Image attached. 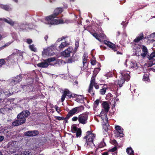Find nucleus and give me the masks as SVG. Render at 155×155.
<instances>
[{
    "mask_svg": "<svg viewBox=\"0 0 155 155\" xmlns=\"http://www.w3.org/2000/svg\"><path fill=\"white\" fill-rule=\"evenodd\" d=\"M63 12V8L58 7L56 8L51 15L46 17L45 18V23L51 25H56L63 23L64 21L62 19H54L57 16Z\"/></svg>",
    "mask_w": 155,
    "mask_h": 155,
    "instance_id": "1",
    "label": "nucleus"
},
{
    "mask_svg": "<svg viewBox=\"0 0 155 155\" xmlns=\"http://www.w3.org/2000/svg\"><path fill=\"white\" fill-rule=\"evenodd\" d=\"M95 137V134L88 131L87 132L86 135L84 137L85 143L84 146L88 148L92 147L95 146L93 141Z\"/></svg>",
    "mask_w": 155,
    "mask_h": 155,
    "instance_id": "2",
    "label": "nucleus"
},
{
    "mask_svg": "<svg viewBox=\"0 0 155 155\" xmlns=\"http://www.w3.org/2000/svg\"><path fill=\"white\" fill-rule=\"evenodd\" d=\"M96 71H93V74L91 78L90 83L89 86L88 92L92 96H94L95 95V91L94 90L93 86L96 89H98L99 88V84L95 82V77L97 75V73L95 74Z\"/></svg>",
    "mask_w": 155,
    "mask_h": 155,
    "instance_id": "3",
    "label": "nucleus"
},
{
    "mask_svg": "<svg viewBox=\"0 0 155 155\" xmlns=\"http://www.w3.org/2000/svg\"><path fill=\"white\" fill-rule=\"evenodd\" d=\"M30 114L29 111L28 110H23L18 114L17 118L20 124H22L25 122V118L28 117Z\"/></svg>",
    "mask_w": 155,
    "mask_h": 155,
    "instance_id": "4",
    "label": "nucleus"
},
{
    "mask_svg": "<svg viewBox=\"0 0 155 155\" xmlns=\"http://www.w3.org/2000/svg\"><path fill=\"white\" fill-rule=\"evenodd\" d=\"M89 113L87 112L82 113L79 115L78 121L82 124H85L87 123Z\"/></svg>",
    "mask_w": 155,
    "mask_h": 155,
    "instance_id": "5",
    "label": "nucleus"
},
{
    "mask_svg": "<svg viewBox=\"0 0 155 155\" xmlns=\"http://www.w3.org/2000/svg\"><path fill=\"white\" fill-rule=\"evenodd\" d=\"M101 105L103 109H102L100 115L106 117L107 116V114L108 112L110 109L109 105L106 101L103 102Z\"/></svg>",
    "mask_w": 155,
    "mask_h": 155,
    "instance_id": "6",
    "label": "nucleus"
},
{
    "mask_svg": "<svg viewBox=\"0 0 155 155\" xmlns=\"http://www.w3.org/2000/svg\"><path fill=\"white\" fill-rule=\"evenodd\" d=\"M67 97V98L69 99L72 97H73V96L71 92L68 89H65L64 91L63 94L61 97V101L63 102L65 98Z\"/></svg>",
    "mask_w": 155,
    "mask_h": 155,
    "instance_id": "7",
    "label": "nucleus"
},
{
    "mask_svg": "<svg viewBox=\"0 0 155 155\" xmlns=\"http://www.w3.org/2000/svg\"><path fill=\"white\" fill-rule=\"evenodd\" d=\"M104 43L109 48H111L114 51H116L118 48L117 45L116 46L114 44L106 40H104Z\"/></svg>",
    "mask_w": 155,
    "mask_h": 155,
    "instance_id": "8",
    "label": "nucleus"
},
{
    "mask_svg": "<svg viewBox=\"0 0 155 155\" xmlns=\"http://www.w3.org/2000/svg\"><path fill=\"white\" fill-rule=\"evenodd\" d=\"M39 133L38 130H34L28 131L25 132L24 135L26 136L33 137L37 136L38 135Z\"/></svg>",
    "mask_w": 155,
    "mask_h": 155,
    "instance_id": "9",
    "label": "nucleus"
},
{
    "mask_svg": "<svg viewBox=\"0 0 155 155\" xmlns=\"http://www.w3.org/2000/svg\"><path fill=\"white\" fill-rule=\"evenodd\" d=\"M22 79V75L21 74H20L19 75L16 76L12 80L11 84L12 85H15L17 83H18L19 82L21 81Z\"/></svg>",
    "mask_w": 155,
    "mask_h": 155,
    "instance_id": "10",
    "label": "nucleus"
},
{
    "mask_svg": "<svg viewBox=\"0 0 155 155\" xmlns=\"http://www.w3.org/2000/svg\"><path fill=\"white\" fill-rule=\"evenodd\" d=\"M72 49L70 48H68L67 49L61 53V55L64 57L70 56V54L72 52Z\"/></svg>",
    "mask_w": 155,
    "mask_h": 155,
    "instance_id": "11",
    "label": "nucleus"
},
{
    "mask_svg": "<svg viewBox=\"0 0 155 155\" xmlns=\"http://www.w3.org/2000/svg\"><path fill=\"white\" fill-rule=\"evenodd\" d=\"M142 52L143 53H141L140 54H139L137 53L136 51L135 53V55L137 56L141 55L143 57H145L148 54V52L147 48L145 46H142Z\"/></svg>",
    "mask_w": 155,
    "mask_h": 155,
    "instance_id": "12",
    "label": "nucleus"
},
{
    "mask_svg": "<svg viewBox=\"0 0 155 155\" xmlns=\"http://www.w3.org/2000/svg\"><path fill=\"white\" fill-rule=\"evenodd\" d=\"M21 88L24 91L28 92L33 91V87L32 84L21 85Z\"/></svg>",
    "mask_w": 155,
    "mask_h": 155,
    "instance_id": "13",
    "label": "nucleus"
},
{
    "mask_svg": "<svg viewBox=\"0 0 155 155\" xmlns=\"http://www.w3.org/2000/svg\"><path fill=\"white\" fill-rule=\"evenodd\" d=\"M53 46H51L49 48L46 49H44L42 52V55H47L51 56L52 55V49L53 48Z\"/></svg>",
    "mask_w": 155,
    "mask_h": 155,
    "instance_id": "14",
    "label": "nucleus"
},
{
    "mask_svg": "<svg viewBox=\"0 0 155 155\" xmlns=\"http://www.w3.org/2000/svg\"><path fill=\"white\" fill-rule=\"evenodd\" d=\"M76 114H77V113L75 107L73 108L68 112L66 115V118L69 119L70 117Z\"/></svg>",
    "mask_w": 155,
    "mask_h": 155,
    "instance_id": "15",
    "label": "nucleus"
},
{
    "mask_svg": "<svg viewBox=\"0 0 155 155\" xmlns=\"http://www.w3.org/2000/svg\"><path fill=\"white\" fill-rule=\"evenodd\" d=\"M143 39H144V38L143 35V33L142 32H141L139 34L138 36L134 40V42L135 43H138Z\"/></svg>",
    "mask_w": 155,
    "mask_h": 155,
    "instance_id": "16",
    "label": "nucleus"
},
{
    "mask_svg": "<svg viewBox=\"0 0 155 155\" xmlns=\"http://www.w3.org/2000/svg\"><path fill=\"white\" fill-rule=\"evenodd\" d=\"M37 65L38 67L40 68H46L49 65L48 63L46 61L44 60V62H41L37 64Z\"/></svg>",
    "mask_w": 155,
    "mask_h": 155,
    "instance_id": "17",
    "label": "nucleus"
},
{
    "mask_svg": "<svg viewBox=\"0 0 155 155\" xmlns=\"http://www.w3.org/2000/svg\"><path fill=\"white\" fill-rule=\"evenodd\" d=\"M0 7L6 11H8L11 10L12 9L10 6L9 5L2 4L0 5Z\"/></svg>",
    "mask_w": 155,
    "mask_h": 155,
    "instance_id": "18",
    "label": "nucleus"
},
{
    "mask_svg": "<svg viewBox=\"0 0 155 155\" xmlns=\"http://www.w3.org/2000/svg\"><path fill=\"white\" fill-rule=\"evenodd\" d=\"M87 61V58H83V69L85 70H87L88 69Z\"/></svg>",
    "mask_w": 155,
    "mask_h": 155,
    "instance_id": "19",
    "label": "nucleus"
},
{
    "mask_svg": "<svg viewBox=\"0 0 155 155\" xmlns=\"http://www.w3.org/2000/svg\"><path fill=\"white\" fill-rule=\"evenodd\" d=\"M115 128L116 130H117V131L118 133H119L120 134H121V135H120V137H123V129H122L121 127L119 126H117L115 127Z\"/></svg>",
    "mask_w": 155,
    "mask_h": 155,
    "instance_id": "20",
    "label": "nucleus"
},
{
    "mask_svg": "<svg viewBox=\"0 0 155 155\" xmlns=\"http://www.w3.org/2000/svg\"><path fill=\"white\" fill-rule=\"evenodd\" d=\"M121 75L123 77V80L125 81H128L130 78V75L127 74H124L123 73H121Z\"/></svg>",
    "mask_w": 155,
    "mask_h": 155,
    "instance_id": "21",
    "label": "nucleus"
},
{
    "mask_svg": "<svg viewBox=\"0 0 155 155\" xmlns=\"http://www.w3.org/2000/svg\"><path fill=\"white\" fill-rule=\"evenodd\" d=\"M107 89V88L106 87H105V85H104L102 87V88L99 91V93L100 94L102 95H104L105 94L106 90Z\"/></svg>",
    "mask_w": 155,
    "mask_h": 155,
    "instance_id": "22",
    "label": "nucleus"
},
{
    "mask_svg": "<svg viewBox=\"0 0 155 155\" xmlns=\"http://www.w3.org/2000/svg\"><path fill=\"white\" fill-rule=\"evenodd\" d=\"M126 152L129 155H134V152L132 149L131 147L127 148L126 149Z\"/></svg>",
    "mask_w": 155,
    "mask_h": 155,
    "instance_id": "23",
    "label": "nucleus"
},
{
    "mask_svg": "<svg viewBox=\"0 0 155 155\" xmlns=\"http://www.w3.org/2000/svg\"><path fill=\"white\" fill-rule=\"evenodd\" d=\"M76 101L79 102L83 101L84 97L82 95H76Z\"/></svg>",
    "mask_w": 155,
    "mask_h": 155,
    "instance_id": "24",
    "label": "nucleus"
},
{
    "mask_svg": "<svg viewBox=\"0 0 155 155\" xmlns=\"http://www.w3.org/2000/svg\"><path fill=\"white\" fill-rule=\"evenodd\" d=\"M75 108L77 113L81 112L84 109V107L83 105L75 107Z\"/></svg>",
    "mask_w": 155,
    "mask_h": 155,
    "instance_id": "25",
    "label": "nucleus"
},
{
    "mask_svg": "<svg viewBox=\"0 0 155 155\" xmlns=\"http://www.w3.org/2000/svg\"><path fill=\"white\" fill-rule=\"evenodd\" d=\"M91 34L97 40H98L100 42H101V39H100V36L96 32H91Z\"/></svg>",
    "mask_w": 155,
    "mask_h": 155,
    "instance_id": "26",
    "label": "nucleus"
},
{
    "mask_svg": "<svg viewBox=\"0 0 155 155\" xmlns=\"http://www.w3.org/2000/svg\"><path fill=\"white\" fill-rule=\"evenodd\" d=\"M3 20L5 22L8 23L12 26L15 23L14 22L12 21L11 19H9L8 20L7 19L4 18L3 19Z\"/></svg>",
    "mask_w": 155,
    "mask_h": 155,
    "instance_id": "27",
    "label": "nucleus"
},
{
    "mask_svg": "<svg viewBox=\"0 0 155 155\" xmlns=\"http://www.w3.org/2000/svg\"><path fill=\"white\" fill-rule=\"evenodd\" d=\"M154 57H155V51L152 52L150 55H147V58L149 60L151 59Z\"/></svg>",
    "mask_w": 155,
    "mask_h": 155,
    "instance_id": "28",
    "label": "nucleus"
},
{
    "mask_svg": "<svg viewBox=\"0 0 155 155\" xmlns=\"http://www.w3.org/2000/svg\"><path fill=\"white\" fill-rule=\"evenodd\" d=\"M76 132V136L77 137H80L81 136L82 131L81 128H78V130Z\"/></svg>",
    "mask_w": 155,
    "mask_h": 155,
    "instance_id": "29",
    "label": "nucleus"
},
{
    "mask_svg": "<svg viewBox=\"0 0 155 155\" xmlns=\"http://www.w3.org/2000/svg\"><path fill=\"white\" fill-rule=\"evenodd\" d=\"M142 80L143 81H148L149 80V75L147 74H145L143 76Z\"/></svg>",
    "mask_w": 155,
    "mask_h": 155,
    "instance_id": "30",
    "label": "nucleus"
},
{
    "mask_svg": "<svg viewBox=\"0 0 155 155\" xmlns=\"http://www.w3.org/2000/svg\"><path fill=\"white\" fill-rule=\"evenodd\" d=\"M124 82V80H123L122 79H120L117 82V85H119V86L120 87H121L122 86V84Z\"/></svg>",
    "mask_w": 155,
    "mask_h": 155,
    "instance_id": "31",
    "label": "nucleus"
},
{
    "mask_svg": "<svg viewBox=\"0 0 155 155\" xmlns=\"http://www.w3.org/2000/svg\"><path fill=\"white\" fill-rule=\"evenodd\" d=\"M30 49L32 51L34 52H36L37 50L36 48L35 47V46L33 44L30 45L29 46Z\"/></svg>",
    "mask_w": 155,
    "mask_h": 155,
    "instance_id": "32",
    "label": "nucleus"
},
{
    "mask_svg": "<svg viewBox=\"0 0 155 155\" xmlns=\"http://www.w3.org/2000/svg\"><path fill=\"white\" fill-rule=\"evenodd\" d=\"M21 125L20 124L19 121H18L17 120H15L13 122L12 124V125L13 126H17Z\"/></svg>",
    "mask_w": 155,
    "mask_h": 155,
    "instance_id": "33",
    "label": "nucleus"
},
{
    "mask_svg": "<svg viewBox=\"0 0 155 155\" xmlns=\"http://www.w3.org/2000/svg\"><path fill=\"white\" fill-rule=\"evenodd\" d=\"M55 59L56 58L55 57L50 58L45 60V61H46L48 63H50V62L54 61H55Z\"/></svg>",
    "mask_w": 155,
    "mask_h": 155,
    "instance_id": "34",
    "label": "nucleus"
},
{
    "mask_svg": "<svg viewBox=\"0 0 155 155\" xmlns=\"http://www.w3.org/2000/svg\"><path fill=\"white\" fill-rule=\"evenodd\" d=\"M67 45V44L66 42H62L59 46V48L60 49H62L66 47Z\"/></svg>",
    "mask_w": 155,
    "mask_h": 155,
    "instance_id": "35",
    "label": "nucleus"
},
{
    "mask_svg": "<svg viewBox=\"0 0 155 155\" xmlns=\"http://www.w3.org/2000/svg\"><path fill=\"white\" fill-rule=\"evenodd\" d=\"M78 128L76 126L74 125L71 127V130L73 133H75L78 130Z\"/></svg>",
    "mask_w": 155,
    "mask_h": 155,
    "instance_id": "36",
    "label": "nucleus"
},
{
    "mask_svg": "<svg viewBox=\"0 0 155 155\" xmlns=\"http://www.w3.org/2000/svg\"><path fill=\"white\" fill-rule=\"evenodd\" d=\"M55 118L56 120H67L69 119L68 118H67L66 117L65 118H64L63 117H61L59 116H56L55 117Z\"/></svg>",
    "mask_w": 155,
    "mask_h": 155,
    "instance_id": "37",
    "label": "nucleus"
},
{
    "mask_svg": "<svg viewBox=\"0 0 155 155\" xmlns=\"http://www.w3.org/2000/svg\"><path fill=\"white\" fill-rule=\"evenodd\" d=\"M106 145L104 141H101L98 145V147L99 148H101L104 147Z\"/></svg>",
    "mask_w": 155,
    "mask_h": 155,
    "instance_id": "38",
    "label": "nucleus"
},
{
    "mask_svg": "<svg viewBox=\"0 0 155 155\" xmlns=\"http://www.w3.org/2000/svg\"><path fill=\"white\" fill-rule=\"evenodd\" d=\"M3 93H5V98L6 97H9V96H10L11 95V93L9 91H3Z\"/></svg>",
    "mask_w": 155,
    "mask_h": 155,
    "instance_id": "39",
    "label": "nucleus"
},
{
    "mask_svg": "<svg viewBox=\"0 0 155 155\" xmlns=\"http://www.w3.org/2000/svg\"><path fill=\"white\" fill-rule=\"evenodd\" d=\"M5 93H3V90H2L1 91H0V98L1 99L5 98Z\"/></svg>",
    "mask_w": 155,
    "mask_h": 155,
    "instance_id": "40",
    "label": "nucleus"
},
{
    "mask_svg": "<svg viewBox=\"0 0 155 155\" xmlns=\"http://www.w3.org/2000/svg\"><path fill=\"white\" fill-rule=\"evenodd\" d=\"M21 155H31V152L28 151H25L21 154Z\"/></svg>",
    "mask_w": 155,
    "mask_h": 155,
    "instance_id": "41",
    "label": "nucleus"
},
{
    "mask_svg": "<svg viewBox=\"0 0 155 155\" xmlns=\"http://www.w3.org/2000/svg\"><path fill=\"white\" fill-rule=\"evenodd\" d=\"M134 70L137 69L138 68V66L137 64L136 63H133V65L131 67Z\"/></svg>",
    "mask_w": 155,
    "mask_h": 155,
    "instance_id": "42",
    "label": "nucleus"
},
{
    "mask_svg": "<svg viewBox=\"0 0 155 155\" xmlns=\"http://www.w3.org/2000/svg\"><path fill=\"white\" fill-rule=\"evenodd\" d=\"M99 103V100L98 99L96 100L94 102V106L96 107L98 105Z\"/></svg>",
    "mask_w": 155,
    "mask_h": 155,
    "instance_id": "43",
    "label": "nucleus"
},
{
    "mask_svg": "<svg viewBox=\"0 0 155 155\" xmlns=\"http://www.w3.org/2000/svg\"><path fill=\"white\" fill-rule=\"evenodd\" d=\"M5 63V60L3 59H0V67H2V65L4 64Z\"/></svg>",
    "mask_w": 155,
    "mask_h": 155,
    "instance_id": "44",
    "label": "nucleus"
},
{
    "mask_svg": "<svg viewBox=\"0 0 155 155\" xmlns=\"http://www.w3.org/2000/svg\"><path fill=\"white\" fill-rule=\"evenodd\" d=\"M114 89H113V88H113V86H112L111 87V90L112 91H117L118 90V88H117V86L116 85H115L114 86Z\"/></svg>",
    "mask_w": 155,
    "mask_h": 155,
    "instance_id": "45",
    "label": "nucleus"
},
{
    "mask_svg": "<svg viewBox=\"0 0 155 155\" xmlns=\"http://www.w3.org/2000/svg\"><path fill=\"white\" fill-rule=\"evenodd\" d=\"M74 59L72 58H70L67 61V62L68 63H72L73 62H74Z\"/></svg>",
    "mask_w": 155,
    "mask_h": 155,
    "instance_id": "46",
    "label": "nucleus"
},
{
    "mask_svg": "<svg viewBox=\"0 0 155 155\" xmlns=\"http://www.w3.org/2000/svg\"><path fill=\"white\" fill-rule=\"evenodd\" d=\"M55 109H56V111L59 113H60V112L61 111V110H60V108L59 107L57 106V105H56L55 106Z\"/></svg>",
    "mask_w": 155,
    "mask_h": 155,
    "instance_id": "47",
    "label": "nucleus"
},
{
    "mask_svg": "<svg viewBox=\"0 0 155 155\" xmlns=\"http://www.w3.org/2000/svg\"><path fill=\"white\" fill-rule=\"evenodd\" d=\"M79 42L78 41H76L75 42V50H77V48H78V47H79Z\"/></svg>",
    "mask_w": 155,
    "mask_h": 155,
    "instance_id": "48",
    "label": "nucleus"
},
{
    "mask_svg": "<svg viewBox=\"0 0 155 155\" xmlns=\"http://www.w3.org/2000/svg\"><path fill=\"white\" fill-rule=\"evenodd\" d=\"M79 116L78 117H77L76 116L74 117L72 119V120L73 121H76L77 120H78Z\"/></svg>",
    "mask_w": 155,
    "mask_h": 155,
    "instance_id": "49",
    "label": "nucleus"
},
{
    "mask_svg": "<svg viewBox=\"0 0 155 155\" xmlns=\"http://www.w3.org/2000/svg\"><path fill=\"white\" fill-rule=\"evenodd\" d=\"M117 149V147L116 146H115L113 148L111 149L110 150L112 152H114L116 151Z\"/></svg>",
    "mask_w": 155,
    "mask_h": 155,
    "instance_id": "50",
    "label": "nucleus"
},
{
    "mask_svg": "<svg viewBox=\"0 0 155 155\" xmlns=\"http://www.w3.org/2000/svg\"><path fill=\"white\" fill-rule=\"evenodd\" d=\"M91 63L92 65H94L96 64V61L95 60H92L91 61Z\"/></svg>",
    "mask_w": 155,
    "mask_h": 155,
    "instance_id": "51",
    "label": "nucleus"
},
{
    "mask_svg": "<svg viewBox=\"0 0 155 155\" xmlns=\"http://www.w3.org/2000/svg\"><path fill=\"white\" fill-rule=\"evenodd\" d=\"M26 42L28 44H30L32 42V41L31 39H28L27 40Z\"/></svg>",
    "mask_w": 155,
    "mask_h": 155,
    "instance_id": "52",
    "label": "nucleus"
},
{
    "mask_svg": "<svg viewBox=\"0 0 155 155\" xmlns=\"http://www.w3.org/2000/svg\"><path fill=\"white\" fill-rule=\"evenodd\" d=\"M147 5H141L139 6V8L137 9L138 10H139L140 9H141L143 8L144 7H146L147 6Z\"/></svg>",
    "mask_w": 155,
    "mask_h": 155,
    "instance_id": "53",
    "label": "nucleus"
},
{
    "mask_svg": "<svg viewBox=\"0 0 155 155\" xmlns=\"http://www.w3.org/2000/svg\"><path fill=\"white\" fill-rule=\"evenodd\" d=\"M149 62L151 63H154V64H155V59H154L153 58H152L151 59L149 60Z\"/></svg>",
    "mask_w": 155,
    "mask_h": 155,
    "instance_id": "54",
    "label": "nucleus"
},
{
    "mask_svg": "<svg viewBox=\"0 0 155 155\" xmlns=\"http://www.w3.org/2000/svg\"><path fill=\"white\" fill-rule=\"evenodd\" d=\"M100 70V68H96L94 71H96L95 72V73L96 74L97 73H97L99 72V71Z\"/></svg>",
    "mask_w": 155,
    "mask_h": 155,
    "instance_id": "55",
    "label": "nucleus"
},
{
    "mask_svg": "<svg viewBox=\"0 0 155 155\" xmlns=\"http://www.w3.org/2000/svg\"><path fill=\"white\" fill-rule=\"evenodd\" d=\"M147 66L148 67H151L154 64V63H151L149 62V63H147Z\"/></svg>",
    "mask_w": 155,
    "mask_h": 155,
    "instance_id": "56",
    "label": "nucleus"
},
{
    "mask_svg": "<svg viewBox=\"0 0 155 155\" xmlns=\"http://www.w3.org/2000/svg\"><path fill=\"white\" fill-rule=\"evenodd\" d=\"M43 143H47V139L45 137H43Z\"/></svg>",
    "mask_w": 155,
    "mask_h": 155,
    "instance_id": "57",
    "label": "nucleus"
},
{
    "mask_svg": "<svg viewBox=\"0 0 155 155\" xmlns=\"http://www.w3.org/2000/svg\"><path fill=\"white\" fill-rule=\"evenodd\" d=\"M4 137L3 136H0V142H2L4 139Z\"/></svg>",
    "mask_w": 155,
    "mask_h": 155,
    "instance_id": "58",
    "label": "nucleus"
},
{
    "mask_svg": "<svg viewBox=\"0 0 155 155\" xmlns=\"http://www.w3.org/2000/svg\"><path fill=\"white\" fill-rule=\"evenodd\" d=\"M112 143H113V144L114 145H116L117 144V141L115 140H112Z\"/></svg>",
    "mask_w": 155,
    "mask_h": 155,
    "instance_id": "59",
    "label": "nucleus"
},
{
    "mask_svg": "<svg viewBox=\"0 0 155 155\" xmlns=\"http://www.w3.org/2000/svg\"><path fill=\"white\" fill-rule=\"evenodd\" d=\"M48 35H46L45 36V37H44V38H45V40L46 41H47V39H48Z\"/></svg>",
    "mask_w": 155,
    "mask_h": 155,
    "instance_id": "60",
    "label": "nucleus"
},
{
    "mask_svg": "<svg viewBox=\"0 0 155 155\" xmlns=\"http://www.w3.org/2000/svg\"><path fill=\"white\" fill-rule=\"evenodd\" d=\"M150 36L151 37H155V33H153L151 34Z\"/></svg>",
    "mask_w": 155,
    "mask_h": 155,
    "instance_id": "61",
    "label": "nucleus"
},
{
    "mask_svg": "<svg viewBox=\"0 0 155 155\" xmlns=\"http://www.w3.org/2000/svg\"><path fill=\"white\" fill-rule=\"evenodd\" d=\"M11 43L10 42H8L7 43H6L5 45V46L7 47L9 45H10Z\"/></svg>",
    "mask_w": 155,
    "mask_h": 155,
    "instance_id": "62",
    "label": "nucleus"
},
{
    "mask_svg": "<svg viewBox=\"0 0 155 155\" xmlns=\"http://www.w3.org/2000/svg\"><path fill=\"white\" fill-rule=\"evenodd\" d=\"M87 56L86 54H84V56L83 57V58H87Z\"/></svg>",
    "mask_w": 155,
    "mask_h": 155,
    "instance_id": "63",
    "label": "nucleus"
},
{
    "mask_svg": "<svg viewBox=\"0 0 155 155\" xmlns=\"http://www.w3.org/2000/svg\"><path fill=\"white\" fill-rule=\"evenodd\" d=\"M108 153L107 152H105L103 153L102 155H108Z\"/></svg>",
    "mask_w": 155,
    "mask_h": 155,
    "instance_id": "64",
    "label": "nucleus"
}]
</instances>
